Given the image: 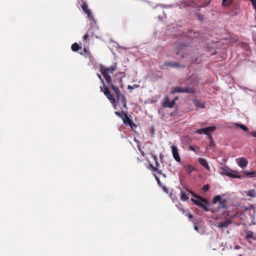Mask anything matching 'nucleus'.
Segmentation results:
<instances>
[{
	"label": "nucleus",
	"instance_id": "f257e3e1",
	"mask_svg": "<svg viewBox=\"0 0 256 256\" xmlns=\"http://www.w3.org/2000/svg\"><path fill=\"white\" fill-rule=\"evenodd\" d=\"M116 68V64H114L110 67H106L102 65L100 66V72L105 78L106 83L110 86V88L116 94L117 106L118 105L120 107V109L122 110L123 108H126V97L120 92L118 88L114 86L112 83L110 76V74H113Z\"/></svg>",
	"mask_w": 256,
	"mask_h": 256
},
{
	"label": "nucleus",
	"instance_id": "f03ea898",
	"mask_svg": "<svg viewBox=\"0 0 256 256\" xmlns=\"http://www.w3.org/2000/svg\"><path fill=\"white\" fill-rule=\"evenodd\" d=\"M100 88L101 91L103 92L104 95L112 104L114 108V109H116L117 104L116 102V100L114 98V96L110 93V91L108 88L106 86L105 84H104L102 86L100 87Z\"/></svg>",
	"mask_w": 256,
	"mask_h": 256
},
{
	"label": "nucleus",
	"instance_id": "7ed1b4c3",
	"mask_svg": "<svg viewBox=\"0 0 256 256\" xmlns=\"http://www.w3.org/2000/svg\"><path fill=\"white\" fill-rule=\"evenodd\" d=\"M195 90L194 88L189 86L184 88H182L180 86L175 87L172 90V94H174L176 92H183L188 94H194Z\"/></svg>",
	"mask_w": 256,
	"mask_h": 256
},
{
	"label": "nucleus",
	"instance_id": "20e7f679",
	"mask_svg": "<svg viewBox=\"0 0 256 256\" xmlns=\"http://www.w3.org/2000/svg\"><path fill=\"white\" fill-rule=\"evenodd\" d=\"M212 202L216 204L218 202L219 208H226V200L225 199H222L220 195H217L212 200Z\"/></svg>",
	"mask_w": 256,
	"mask_h": 256
},
{
	"label": "nucleus",
	"instance_id": "39448f33",
	"mask_svg": "<svg viewBox=\"0 0 256 256\" xmlns=\"http://www.w3.org/2000/svg\"><path fill=\"white\" fill-rule=\"evenodd\" d=\"M216 129V126H209L201 129H198L196 130V132L198 134H208V133L210 132H213Z\"/></svg>",
	"mask_w": 256,
	"mask_h": 256
},
{
	"label": "nucleus",
	"instance_id": "423d86ee",
	"mask_svg": "<svg viewBox=\"0 0 256 256\" xmlns=\"http://www.w3.org/2000/svg\"><path fill=\"white\" fill-rule=\"evenodd\" d=\"M171 148L174 158L177 162H180L181 160L179 156L178 148L176 146L172 145L171 146Z\"/></svg>",
	"mask_w": 256,
	"mask_h": 256
},
{
	"label": "nucleus",
	"instance_id": "0eeeda50",
	"mask_svg": "<svg viewBox=\"0 0 256 256\" xmlns=\"http://www.w3.org/2000/svg\"><path fill=\"white\" fill-rule=\"evenodd\" d=\"M152 158L155 162V166H154L152 164H150V166L152 168V170L156 171L158 174H162V170L158 169V167L160 166V164L158 162V158L156 156H153Z\"/></svg>",
	"mask_w": 256,
	"mask_h": 256
},
{
	"label": "nucleus",
	"instance_id": "6e6552de",
	"mask_svg": "<svg viewBox=\"0 0 256 256\" xmlns=\"http://www.w3.org/2000/svg\"><path fill=\"white\" fill-rule=\"evenodd\" d=\"M238 165L242 168H245L248 164V160L244 157H241L236 160Z\"/></svg>",
	"mask_w": 256,
	"mask_h": 256
},
{
	"label": "nucleus",
	"instance_id": "1a4fd4ad",
	"mask_svg": "<svg viewBox=\"0 0 256 256\" xmlns=\"http://www.w3.org/2000/svg\"><path fill=\"white\" fill-rule=\"evenodd\" d=\"M82 9L84 10V12L87 14L88 18L91 19L93 18V16L92 15L91 11L88 8V5L86 2H84L82 4Z\"/></svg>",
	"mask_w": 256,
	"mask_h": 256
},
{
	"label": "nucleus",
	"instance_id": "9d476101",
	"mask_svg": "<svg viewBox=\"0 0 256 256\" xmlns=\"http://www.w3.org/2000/svg\"><path fill=\"white\" fill-rule=\"evenodd\" d=\"M174 101L170 102L168 96H166L162 104V106L166 108H172L174 106Z\"/></svg>",
	"mask_w": 256,
	"mask_h": 256
},
{
	"label": "nucleus",
	"instance_id": "9b49d317",
	"mask_svg": "<svg viewBox=\"0 0 256 256\" xmlns=\"http://www.w3.org/2000/svg\"><path fill=\"white\" fill-rule=\"evenodd\" d=\"M202 202H202L200 200L198 199V200H196L194 204H196L198 206L202 208L206 211H208V206L206 204H203Z\"/></svg>",
	"mask_w": 256,
	"mask_h": 256
},
{
	"label": "nucleus",
	"instance_id": "f8f14e48",
	"mask_svg": "<svg viewBox=\"0 0 256 256\" xmlns=\"http://www.w3.org/2000/svg\"><path fill=\"white\" fill-rule=\"evenodd\" d=\"M199 163L208 170H210V166L206 160L203 158H199L198 160Z\"/></svg>",
	"mask_w": 256,
	"mask_h": 256
},
{
	"label": "nucleus",
	"instance_id": "ddd939ff",
	"mask_svg": "<svg viewBox=\"0 0 256 256\" xmlns=\"http://www.w3.org/2000/svg\"><path fill=\"white\" fill-rule=\"evenodd\" d=\"M232 222V221L230 218L227 219L224 222H219L218 227L219 228H226L229 224H231Z\"/></svg>",
	"mask_w": 256,
	"mask_h": 256
},
{
	"label": "nucleus",
	"instance_id": "4468645a",
	"mask_svg": "<svg viewBox=\"0 0 256 256\" xmlns=\"http://www.w3.org/2000/svg\"><path fill=\"white\" fill-rule=\"evenodd\" d=\"M225 174L234 178H240V176L237 172L230 170V172H225Z\"/></svg>",
	"mask_w": 256,
	"mask_h": 256
},
{
	"label": "nucleus",
	"instance_id": "2eb2a0df",
	"mask_svg": "<svg viewBox=\"0 0 256 256\" xmlns=\"http://www.w3.org/2000/svg\"><path fill=\"white\" fill-rule=\"evenodd\" d=\"M121 113H122L125 117V119L124 120V122L125 124H128L129 126H132V125L133 124L132 120H130L128 115L125 112H123V111H122Z\"/></svg>",
	"mask_w": 256,
	"mask_h": 256
},
{
	"label": "nucleus",
	"instance_id": "dca6fc26",
	"mask_svg": "<svg viewBox=\"0 0 256 256\" xmlns=\"http://www.w3.org/2000/svg\"><path fill=\"white\" fill-rule=\"evenodd\" d=\"M164 64L166 66L175 68H178L180 67V64L178 62H165Z\"/></svg>",
	"mask_w": 256,
	"mask_h": 256
},
{
	"label": "nucleus",
	"instance_id": "f3484780",
	"mask_svg": "<svg viewBox=\"0 0 256 256\" xmlns=\"http://www.w3.org/2000/svg\"><path fill=\"white\" fill-rule=\"evenodd\" d=\"M193 102L196 107L200 108H205L204 103H202L200 100H194Z\"/></svg>",
	"mask_w": 256,
	"mask_h": 256
},
{
	"label": "nucleus",
	"instance_id": "a211bd4d",
	"mask_svg": "<svg viewBox=\"0 0 256 256\" xmlns=\"http://www.w3.org/2000/svg\"><path fill=\"white\" fill-rule=\"evenodd\" d=\"M180 198L182 201H187L189 198L186 192L181 191Z\"/></svg>",
	"mask_w": 256,
	"mask_h": 256
},
{
	"label": "nucleus",
	"instance_id": "6ab92c4d",
	"mask_svg": "<svg viewBox=\"0 0 256 256\" xmlns=\"http://www.w3.org/2000/svg\"><path fill=\"white\" fill-rule=\"evenodd\" d=\"M245 192L248 196L252 198L256 196V191L254 190H250Z\"/></svg>",
	"mask_w": 256,
	"mask_h": 256
},
{
	"label": "nucleus",
	"instance_id": "aec40b11",
	"mask_svg": "<svg viewBox=\"0 0 256 256\" xmlns=\"http://www.w3.org/2000/svg\"><path fill=\"white\" fill-rule=\"evenodd\" d=\"M244 174H245V176H246L250 178L256 177V172L255 171L249 172L247 170H246L244 172Z\"/></svg>",
	"mask_w": 256,
	"mask_h": 256
},
{
	"label": "nucleus",
	"instance_id": "412c9836",
	"mask_svg": "<svg viewBox=\"0 0 256 256\" xmlns=\"http://www.w3.org/2000/svg\"><path fill=\"white\" fill-rule=\"evenodd\" d=\"M188 192L192 195V196L194 197L195 198H197V199H199V200H200L202 202H206V200L202 198L201 196H199V195H198L196 194L195 193H194V192H192V191L191 190H188Z\"/></svg>",
	"mask_w": 256,
	"mask_h": 256
},
{
	"label": "nucleus",
	"instance_id": "4be33fe9",
	"mask_svg": "<svg viewBox=\"0 0 256 256\" xmlns=\"http://www.w3.org/2000/svg\"><path fill=\"white\" fill-rule=\"evenodd\" d=\"M185 170L189 174H190L194 170V168L190 164H188L185 167Z\"/></svg>",
	"mask_w": 256,
	"mask_h": 256
},
{
	"label": "nucleus",
	"instance_id": "5701e85b",
	"mask_svg": "<svg viewBox=\"0 0 256 256\" xmlns=\"http://www.w3.org/2000/svg\"><path fill=\"white\" fill-rule=\"evenodd\" d=\"M82 46H80L77 43H74L72 45L71 48L74 52L78 51L79 49L81 48Z\"/></svg>",
	"mask_w": 256,
	"mask_h": 256
},
{
	"label": "nucleus",
	"instance_id": "b1692460",
	"mask_svg": "<svg viewBox=\"0 0 256 256\" xmlns=\"http://www.w3.org/2000/svg\"><path fill=\"white\" fill-rule=\"evenodd\" d=\"M234 125L240 128L244 132H247L248 130V128L246 126H244L242 124L236 123V124H234Z\"/></svg>",
	"mask_w": 256,
	"mask_h": 256
},
{
	"label": "nucleus",
	"instance_id": "393cba45",
	"mask_svg": "<svg viewBox=\"0 0 256 256\" xmlns=\"http://www.w3.org/2000/svg\"><path fill=\"white\" fill-rule=\"evenodd\" d=\"M246 238H254V233L252 231H248L246 232Z\"/></svg>",
	"mask_w": 256,
	"mask_h": 256
},
{
	"label": "nucleus",
	"instance_id": "a878e982",
	"mask_svg": "<svg viewBox=\"0 0 256 256\" xmlns=\"http://www.w3.org/2000/svg\"><path fill=\"white\" fill-rule=\"evenodd\" d=\"M222 4L224 6H228L230 4L232 1H222Z\"/></svg>",
	"mask_w": 256,
	"mask_h": 256
},
{
	"label": "nucleus",
	"instance_id": "bb28decb",
	"mask_svg": "<svg viewBox=\"0 0 256 256\" xmlns=\"http://www.w3.org/2000/svg\"><path fill=\"white\" fill-rule=\"evenodd\" d=\"M248 210H250V211L251 210H252L254 213V210H254V206L252 205H250V206H248V208H246L245 209V210H246V211Z\"/></svg>",
	"mask_w": 256,
	"mask_h": 256
},
{
	"label": "nucleus",
	"instance_id": "cd10ccee",
	"mask_svg": "<svg viewBox=\"0 0 256 256\" xmlns=\"http://www.w3.org/2000/svg\"><path fill=\"white\" fill-rule=\"evenodd\" d=\"M222 172L225 174V172H230L231 170H228L227 168H222Z\"/></svg>",
	"mask_w": 256,
	"mask_h": 256
},
{
	"label": "nucleus",
	"instance_id": "c85d7f7f",
	"mask_svg": "<svg viewBox=\"0 0 256 256\" xmlns=\"http://www.w3.org/2000/svg\"><path fill=\"white\" fill-rule=\"evenodd\" d=\"M209 188V186L208 184H206L203 186L202 188L204 192H207Z\"/></svg>",
	"mask_w": 256,
	"mask_h": 256
},
{
	"label": "nucleus",
	"instance_id": "c756f323",
	"mask_svg": "<svg viewBox=\"0 0 256 256\" xmlns=\"http://www.w3.org/2000/svg\"><path fill=\"white\" fill-rule=\"evenodd\" d=\"M97 76L100 78V82L102 84H104V80L102 78L101 75L100 74H97Z\"/></svg>",
	"mask_w": 256,
	"mask_h": 256
},
{
	"label": "nucleus",
	"instance_id": "7c9ffc66",
	"mask_svg": "<svg viewBox=\"0 0 256 256\" xmlns=\"http://www.w3.org/2000/svg\"><path fill=\"white\" fill-rule=\"evenodd\" d=\"M154 178H156V180L157 181V182L158 184L160 185V186H161V182H160V181L159 179V178L156 175V174H154Z\"/></svg>",
	"mask_w": 256,
	"mask_h": 256
},
{
	"label": "nucleus",
	"instance_id": "2f4dec72",
	"mask_svg": "<svg viewBox=\"0 0 256 256\" xmlns=\"http://www.w3.org/2000/svg\"><path fill=\"white\" fill-rule=\"evenodd\" d=\"M114 114L117 116H118V117H120V118H122V115H121V113L118 112H114Z\"/></svg>",
	"mask_w": 256,
	"mask_h": 256
},
{
	"label": "nucleus",
	"instance_id": "473e14b6",
	"mask_svg": "<svg viewBox=\"0 0 256 256\" xmlns=\"http://www.w3.org/2000/svg\"><path fill=\"white\" fill-rule=\"evenodd\" d=\"M209 133L210 132H208V134H206V135L208 136L209 140H211L212 142H213L212 136Z\"/></svg>",
	"mask_w": 256,
	"mask_h": 256
},
{
	"label": "nucleus",
	"instance_id": "72a5a7b5",
	"mask_svg": "<svg viewBox=\"0 0 256 256\" xmlns=\"http://www.w3.org/2000/svg\"><path fill=\"white\" fill-rule=\"evenodd\" d=\"M162 190L166 192H168V189L166 186H162Z\"/></svg>",
	"mask_w": 256,
	"mask_h": 256
},
{
	"label": "nucleus",
	"instance_id": "f704fd0d",
	"mask_svg": "<svg viewBox=\"0 0 256 256\" xmlns=\"http://www.w3.org/2000/svg\"><path fill=\"white\" fill-rule=\"evenodd\" d=\"M180 211L182 212L184 214H186V210L184 208H178Z\"/></svg>",
	"mask_w": 256,
	"mask_h": 256
},
{
	"label": "nucleus",
	"instance_id": "c9c22d12",
	"mask_svg": "<svg viewBox=\"0 0 256 256\" xmlns=\"http://www.w3.org/2000/svg\"><path fill=\"white\" fill-rule=\"evenodd\" d=\"M88 34H86L84 36H83V40H87L88 38Z\"/></svg>",
	"mask_w": 256,
	"mask_h": 256
},
{
	"label": "nucleus",
	"instance_id": "e433bc0d",
	"mask_svg": "<svg viewBox=\"0 0 256 256\" xmlns=\"http://www.w3.org/2000/svg\"><path fill=\"white\" fill-rule=\"evenodd\" d=\"M186 215L188 216L190 218H193V216L190 214L188 213V214H186Z\"/></svg>",
	"mask_w": 256,
	"mask_h": 256
},
{
	"label": "nucleus",
	"instance_id": "4c0bfd02",
	"mask_svg": "<svg viewBox=\"0 0 256 256\" xmlns=\"http://www.w3.org/2000/svg\"><path fill=\"white\" fill-rule=\"evenodd\" d=\"M250 134L252 136L256 138V132H250Z\"/></svg>",
	"mask_w": 256,
	"mask_h": 256
},
{
	"label": "nucleus",
	"instance_id": "58836bf2",
	"mask_svg": "<svg viewBox=\"0 0 256 256\" xmlns=\"http://www.w3.org/2000/svg\"><path fill=\"white\" fill-rule=\"evenodd\" d=\"M194 229L196 230V231H198V226H196V225H195L194 226Z\"/></svg>",
	"mask_w": 256,
	"mask_h": 256
},
{
	"label": "nucleus",
	"instance_id": "ea45409f",
	"mask_svg": "<svg viewBox=\"0 0 256 256\" xmlns=\"http://www.w3.org/2000/svg\"><path fill=\"white\" fill-rule=\"evenodd\" d=\"M178 96H176V98H174L172 100V101H174V104H175V102L178 100Z\"/></svg>",
	"mask_w": 256,
	"mask_h": 256
},
{
	"label": "nucleus",
	"instance_id": "a19ab883",
	"mask_svg": "<svg viewBox=\"0 0 256 256\" xmlns=\"http://www.w3.org/2000/svg\"><path fill=\"white\" fill-rule=\"evenodd\" d=\"M189 149L190 150H193V151H195L194 148L192 146H190Z\"/></svg>",
	"mask_w": 256,
	"mask_h": 256
},
{
	"label": "nucleus",
	"instance_id": "79ce46f5",
	"mask_svg": "<svg viewBox=\"0 0 256 256\" xmlns=\"http://www.w3.org/2000/svg\"><path fill=\"white\" fill-rule=\"evenodd\" d=\"M191 201H192L194 204L195 203V202H196V199H194L193 198H192L190 199Z\"/></svg>",
	"mask_w": 256,
	"mask_h": 256
},
{
	"label": "nucleus",
	"instance_id": "37998d69",
	"mask_svg": "<svg viewBox=\"0 0 256 256\" xmlns=\"http://www.w3.org/2000/svg\"><path fill=\"white\" fill-rule=\"evenodd\" d=\"M194 36L193 38H198V34H196V32H194Z\"/></svg>",
	"mask_w": 256,
	"mask_h": 256
},
{
	"label": "nucleus",
	"instance_id": "c03bdc74",
	"mask_svg": "<svg viewBox=\"0 0 256 256\" xmlns=\"http://www.w3.org/2000/svg\"><path fill=\"white\" fill-rule=\"evenodd\" d=\"M84 52L87 53V50L86 48H84Z\"/></svg>",
	"mask_w": 256,
	"mask_h": 256
},
{
	"label": "nucleus",
	"instance_id": "a18cd8bd",
	"mask_svg": "<svg viewBox=\"0 0 256 256\" xmlns=\"http://www.w3.org/2000/svg\"><path fill=\"white\" fill-rule=\"evenodd\" d=\"M128 89H132V86H128Z\"/></svg>",
	"mask_w": 256,
	"mask_h": 256
},
{
	"label": "nucleus",
	"instance_id": "49530a36",
	"mask_svg": "<svg viewBox=\"0 0 256 256\" xmlns=\"http://www.w3.org/2000/svg\"><path fill=\"white\" fill-rule=\"evenodd\" d=\"M214 142H212L211 140H210V146H212Z\"/></svg>",
	"mask_w": 256,
	"mask_h": 256
},
{
	"label": "nucleus",
	"instance_id": "de8ad7c7",
	"mask_svg": "<svg viewBox=\"0 0 256 256\" xmlns=\"http://www.w3.org/2000/svg\"><path fill=\"white\" fill-rule=\"evenodd\" d=\"M188 2H189L190 3L191 2H194V1H191V0H190V1H187Z\"/></svg>",
	"mask_w": 256,
	"mask_h": 256
},
{
	"label": "nucleus",
	"instance_id": "09e8293b",
	"mask_svg": "<svg viewBox=\"0 0 256 256\" xmlns=\"http://www.w3.org/2000/svg\"><path fill=\"white\" fill-rule=\"evenodd\" d=\"M141 153H142V154L144 156V152H141Z\"/></svg>",
	"mask_w": 256,
	"mask_h": 256
},
{
	"label": "nucleus",
	"instance_id": "8fccbe9b",
	"mask_svg": "<svg viewBox=\"0 0 256 256\" xmlns=\"http://www.w3.org/2000/svg\"><path fill=\"white\" fill-rule=\"evenodd\" d=\"M251 217L252 218H254V216H252V215L251 216Z\"/></svg>",
	"mask_w": 256,
	"mask_h": 256
},
{
	"label": "nucleus",
	"instance_id": "3c124183",
	"mask_svg": "<svg viewBox=\"0 0 256 256\" xmlns=\"http://www.w3.org/2000/svg\"><path fill=\"white\" fill-rule=\"evenodd\" d=\"M179 52H179V51L178 50V52H176V54H179Z\"/></svg>",
	"mask_w": 256,
	"mask_h": 256
},
{
	"label": "nucleus",
	"instance_id": "603ef678",
	"mask_svg": "<svg viewBox=\"0 0 256 256\" xmlns=\"http://www.w3.org/2000/svg\"><path fill=\"white\" fill-rule=\"evenodd\" d=\"M252 224H256V222H252Z\"/></svg>",
	"mask_w": 256,
	"mask_h": 256
},
{
	"label": "nucleus",
	"instance_id": "864d4df0",
	"mask_svg": "<svg viewBox=\"0 0 256 256\" xmlns=\"http://www.w3.org/2000/svg\"><path fill=\"white\" fill-rule=\"evenodd\" d=\"M255 186L256 187V186Z\"/></svg>",
	"mask_w": 256,
	"mask_h": 256
}]
</instances>
